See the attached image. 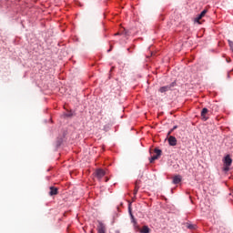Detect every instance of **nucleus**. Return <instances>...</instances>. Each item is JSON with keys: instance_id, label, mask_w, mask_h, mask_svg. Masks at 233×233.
<instances>
[{"instance_id": "1", "label": "nucleus", "mask_w": 233, "mask_h": 233, "mask_svg": "<svg viewBox=\"0 0 233 233\" xmlns=\"http://www.w3.org/2000/svg\"><path fill=\"white\" fill-rule=\"evenodd\" d=\"M156 156H153L150 159H149V162L150 163H154V161H156V159H159V157H161V149L159 148H155L154 150Z\"/></svg>"}, {"instance_id": "2", "label": "nucleus", "mask_w": 233, "mask_h": 233, "mask_svg": "<svg viewBox=\"0 0 233 233\" xmlns=\"http://www.w3.org/2000/svg\"><path fill=\"white\" fill-rule=\"evenodd\" d=\"M98 233H106V225L105 223L98 221V226L96 228Z\"/></svg>"}, {"instance_id": "3", "label": "nucleus", "mask_w": 233, "mask_h": 233, "mask_svg": "<svg viewBox=\"0 0 233 233\" xmlns=\"http://www.w3.org/2000/svg\"><path fill=\"white\" fill-rule=\"evenodd\" d=\"M176 83H172L171 85L169 86H162L159 88V92H161V94L165 93V92H168V90H171V88L173 86H175Z\"/></svg>"}, {"instance_id": "4", "label": "nucleus", "mask_w": 233, "mask_h": 233, "mask_svg": "<svg viewBox=\"0 0 233 233\" xmlns=\"http://www.w3.org/2000/svg\"><path fill=\"white\" fill-rule=\"evenodd\" d=\"M224 167H230L232 165V158L230 157V155H227L224 157Z\"/></svg>"}, {"instance_id": "5", "label": "nucleus", "mask_w": 233, "mask_h": 233, "mask_svg": "<svg viewBox=\"0 0 233 233\" xmlns=\"http://www.w3.org/2000/svg\"><path fill=\"white\" fill-rule=\"evenodd\" d=\"M167 141L170 147H176L177 145V139L176 138V137L170 136Z\"/></svg>"}, {"instance_id": "6", "label": "nucleus", "mask_w": 233, "mask_h": 233, "mask_svg": "<svg viewBox=\"0 0 233 233\" xmlns=\"http://www.w3.org/2000/svg\"><path fill=\"white\" fill-rule=\"evenodd\" d=\"M206 14H207V10L205 9L195 18V23H199V21H201V19L205 17Z\"/></svg>"}, {"instance_id": "7", "label": "nucleus", "mask_w": 233, "mask_h": 233, "mask_svg": "<svg viewBox=\"0 0 233 233\" xmlns=\"http://www.w3.org/2000/svg\"><path fill=\"white\" fill-rule=\"evenodd\" d=\"M207 114H208V109L207 107H204L201 111V117L203 121H207V119H208V117L207 116Z\"/></svg>"}, {"instance_id": "8", "label": "nucleus", "mask_w": 233, "mask_h": 233, "mask_svg": "<svg viewBox=\"0 0 233 233\" xmlns=\"http://www.w3.org/2000/svg\"><path fill=\"white\" fill-rule=\"evenodd\" d=\"M105 170L103 169H97L96 171V177H97V179H101L105 176Z\"/></svg>"}, {"instance_id": "9", "label": "nucleus", "mask_w": 233, "mask_h": 233, "mask_svg": "<svg viewBox=\"0 0 233 233\" xmlns=\"http://www.w3.org/2000/svg\"><path fill=\"white\" fill-rule=\"evenodd\" d=\"M178 183H181V176L177 175L173 177V184L178 185Z\"/></svg>"}, {"instance_id": "10", "label": "nucleus", "mask_w": 233, "mask_h": 233, "mask_svg": "<svg viewBox=\"0 0 233 233\" xmlns=\"http://www.w3.org/2000/svg\"><path fill=\"white\" fill-rule=\"evenodd\" d=\"M139 185H141V180H137L135 183L134 194H137V192L139 191Z\"/></svg>"}, {"instance_id": "11", "label": "nucleus", "mask_w": 233, "mask_h": 233, "mask_svg": "<svg viewBox=\"0 0 233 233\" xmlns=\"http://www.w3.org/2000/svg\"><path fill=\"white\" fill-rule=\"evenodd\" d=\"M49 196H57V187H51Z\"/></svg>"}, {"instance_id": "12", "label": "nucleus", "mask_w": 233, "mask_h": 233, "mask_svg": "<svg viewBox=\"0 0 233 233\" xmlns=\"http://www.w3.org/2000/svg\"><path fill=\"white\" fill-rule=\"evenodd\" d=\"M140 233H150V228H148V226H143L140 229Z\"/></svg>"}, {"instance_id": "13", "label": "nucleus", "mask_w": 233, "mask_h": 233, "mask_svg": "<svg viewBox=\"0 0 233 233\" xmlns=\"http://www.w3.org/2000/svg\"><path fill=\"white\" fill-rule=\"evenodd\" d=\"M129 214L131 216L132 223L136 225L137 222H136V218H134V215L132 214V210L130 209V208H129Z\"/></svg>"}, {"instance_id": "14", "label": "nucleus", "mask_w": 233, "mask_h": 233, "mask_svg": "<svg viewBox=\"0 0 233 233\" xmlns=\"http://www.w3.org/2000/svg\"><path fill=\"white\" fill-rule=\"evenodd\" d=\"M223 170L224 172H228V170H230V166H224Z\"/></svg>"}, {"instance_id": "15", "label": "nucleus", "mask_w": 233, "mask_h": 233, "mask_svg": "<svg viewBox=\"0 0 233 233\" xmlns=\"http://www.w3.org/2000/svg\"><path fill=\"white\" fill-rule=\"evenodd\" d=\"M187 228H194V226L189 225V226L187 227Z\"/></svg>"}, {"instance_id": "16", "label": "nucleus", "mask_w": 233, "mask_h": 233, "mask_svg": "<svg viewBox=\"0 0 233 233\" xmlns=\"http://www.w3.org/2000/svg\"><path fill=\"white\" fill-rule=\"evenodd\" d=\"M229 45H232V41L228 40Z\"/></svg>"}]
</instances>
